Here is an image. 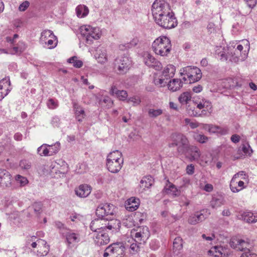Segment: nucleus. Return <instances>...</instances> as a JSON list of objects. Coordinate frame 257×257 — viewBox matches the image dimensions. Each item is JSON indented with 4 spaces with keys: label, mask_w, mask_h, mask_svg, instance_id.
Wrapping results in <instances>:
<instances>
[{
    "label": "nucleus",
    "mask_w": 257,
    "mask_h": 257,
    "mask_svg": "<svg viewBox=\"0 0 257 257\" xmlns=\"http://www.w3.org/2000/svg\"><path fill=\"white\" fill-rule=\"evenodd\" d=\"M109 218H98L92 220L90 224V229L94 232L103 231L106 229L112 232H117L120 227V222L116 219Z\"/></svg>",
    "instance_id": "1"
},
{
    "label": "nucleus",
    "mask_w": 257,
    "mask_h": 257,
    "mask_svg": "<svg viewBox=\"0 0 257 257\" xmlns=\"http://www.w3.org/2000/svg\"><path fill=\"white\" fill-rule=\"evenodd\" d=\"M170 40L166 36H161L157 38L152 44L154 52L161 56H167L171 50Z\"/></svg>",
    "instance_id": "2"
},
{
    "label": "nucleus",
    "mask_w": 257,
    "mask_h": 257,
    "mask_svg": "<svg viewBox=\"0 0 257 257\" xmlns=\"http://www.w3.org/2000/svg\"><path fill=\"white\" fill-rule=\"evenodd\" d=\"M79 30L83 39L89 45L93 44L94 40L99 39L101 35L99 28L90 25H83L80 27Z\"/></svg>",
    "instance_id": "3"
},
{
    "label": "nucleus",
    "mask_w": 257,
    "mask_h": 257,
    "mask_svg": "<svg viewBox=\"0 0 257 257\" xmlns=\"http://www.w3.org/2000/svg\"><path fill=\"white\" fill-rule=\"evenodd\" d=\"M156 23L164 29H172L177 25V20L172 10L154 19Z\"/></svg>",
    "instance_id": "4"
},
{
    "label": "nucleus",
    "mask_w": 257,
    "mask_h": 257,
    "mask_svg": "<svg viewBox=\"0 0 257 257\" xmlns=\"http://www.w3.org/2000/svg\"><path fill=\"white\" fill-rule=\"evenodd\" d=\"M172 143L168 144L169 148L177 147V151L179 154H183L184 149L189 143L187 138L181 133H174L171 136Z\"/></svg>",
    "instance_id": "5"
},
{
    "label": "nucleus",
    "mask_w": 257,
    "mask_h": 257,
    "mask_svg": "<svg viewBox=\"0 0 257 257\" xmlns=\"http://www.w3.org/2000/svg\"><path fill=\"white\" fill-rule=\"evenodd\" d=\"M181 75H185L188 77L189 83L198 81L202 77L201 70L195 66H188L180 70Z\"/></svg>",
    "instance_id": "6"
},
{
    "label": "nucleus",
    "mask_w": 257,
    "mask_h": 257,
    "mask_svg": "<svg viewBox=\"0 0 257 257\" xmlns=\"http://www.w3.org/2000/svg\"><path fill=\"white\" fill-rule=\"evenodd\" d=\"M125 247L122 242L114 243L105 250L103 257H123Z\"/></svg>",
    "instance_id": "7"
},
{
    "label": "nucleus",
    "mask_w": 257,
    "mask_h": 257,
    "mask_svg": "<svg viewBox=\"0 0 257 257\" xmlns=\"http://www.w3.org/2000/svg\"><path fill=\"white\" fill-rule=\"evenodd\" d=\"M132 64L130 58L126 55L116 58L114 61V69L119 74H123L127 72Z\"/></svg>",
    "instance_id": "8"
},
{
    "label": "nucleus",
    "mask_w": 257,
    "mask_h": 257,
    "mask_svg": "<svg viewBox=\"0 0 257 257\" xmlns=\"http://www.w3.org/2000/svg\"><path fill=\"white\" fill-rule=\"evenodd\" d=\"M131 236L139 244L144 243L150 236V233L148 227L146 226H139L136 229L131 231Z\"/></svg>",
    "instance_id": "9"
},
{
    "label": "nucleus",
    "mask_w": 257,
    "mask_h": 257,
    "mask_svg": "<svg viewBox=\"0 0 257 257\" xmlns=\"http://www.w3.org/2000/svg\"><path fill=\"white\" fill-rule=\"evenodd\" d=\"M170 10L171 9L169 4L164 0H156L152 7V12L154 19L163 14H165Z\"/></svg>",
    "instance_id": "10"
},
{
    "label": "nucleus",
    "mask_w": 257,
    "mask_h": 257,
    "mask_svg": "<svg viewBox=\"0 0 257 257\" xmlns=\"http://www.w3.org/2000/svg\"><path fill=\"white\" fill-rule=\"evenodd\" d=\"M114 209V206L111 204L101 203L96 209V215L98 218H109L110 220L111 219L109 216L113 215L115 212Z\"/></svg>",
    "instance_id": "11"
},
{
    "label": "nucleus",
    "mask_w": 257,
    "mask_h": 257,
    "mask_svg": "<svg viewBox=\"0 0 257 257\" xmlns=\"http://www.w3.org/2000/svg\"><path fill=\"white\" fill-rule=\"evenodd\" d=\"M184 155H188L190 161H198L201 156L200 149L196 146L190 145L189 143L187 146L186 148L184 149Z\"/></svg>",
    "instance_id": "12"
},
{
    "label": "nucleus",
    "mask_w": 257,
    "mask_h": 257,
    "mask_svg": "<svg viewBox=\"0 0 257 257\" xmlns=\"http://www.w3.org/2000/svg\"><path fill=\"white\" fill-rule=\"evenodd\" d=\"M12 176L6 170H0V187L3 188H7L11 186Z\"/></svg>",
    "instance_id": "13"
},
{
    "label": "nucleus",
    "mask_w": 257,
    "mask_h": 257,
    "mask_svg": "<svg viewBox=\"0 0 257 257\" xmlns=\"http://www.w3.org/2000/svg\"><path fill=\"white\" fill-rule=\"evenodd\" d=\"M65 237L67 244L70 247L74 246L81 240L80 235L71 231L66 232Z\"/></svg>",
    "instance_id": "14"
},
{
    "label": "nucleus",
    "mask_w": 257,
    "mask_h": 257,
    "mask_svg": "<svg viewBox=\"0 0 257 257\" xmlns=\"http://www.w3.org/2000/svg\"><path fill=\"white\" fill-rule=\"evenodd\" d=\"M144 62L146 65L153 68L156 70H160L162 68L161 63L157 61L150 54H147L146 56L144 59Z\"/></svg>",
    "instance_id": "15"
},
{
    "label": "nucleus",
    "mask_w": 257,
    "mask_h": 257,
    "mask_svg": "<svg viewBox=\"0 0 257 257\" xmlns=\"http://www.w3.org/2000/svg\"><path fill=\"white\" fill-rule=\"evenodd\" d=\"M225 200L223 195L219 193L214 194L210 202L211 207L217 209L225 204Z\"/></svg>",
    "instance_id": "16"
},
{
    "label": "nucleus",
    "mask_w": 257,
    "mask_h": 257,
    "mask_svg": "<svg viewBox=\"0 0 257 257\" xmlns=\"http://www.w3.org/2000/svg\"><path fill=\"white\" fill-rule=\"evenodd\" d=\"M197 108L199 109H202L200 112L201 116H205L207 114V112H210L212 109V105L210 101L205 99H203L199 101L197 105Z\"/></svg>",
    "instance_id": "17"
},
{
    "label": "nucleus",
    "mask_w": 257,
    "mask_h": 257,
    "mask_svg": "<svg viewBox=\"0 0 257 257\" xmlns=\"http://www.w3.org/2000/svg\"><path fill=\"white\" fill-rule=\"evenodd\" d=\"M123 163V160H120V161H107L106 163L107 169L111 173H116L121 169Z\"/></svg>",
    "instance_id": "18"
},
{
    "label": "nucleus",
    "mask_w": 257,
    "mask_h": 257,
    "mask_svg": "<svg viewBox=\"0 0 257 257\" xmlns=\"http://www.w3.org/2000/svg\"><path fill=\"white\" fill-rule=\"evenodd\" d=\"M110 239L108 234L99 231L94 237L95 244L98 246L105 245L109 242Z\"/></svg>",
    "instance_id": "19"
},
{
    "label": "nucleus",
    "mask_w": 257,
    "mask_h": 257,
    "mask_svg": "<svg viewBox=\"0 0 257 257\" xmlns=\"http://www.w3.org/2000/svg\"><path fill=\"white\" fill-rule=\"evenodd\" d=\"M77 196L81 198L87 197L91 192V187L87 184L80 185L75 190Z\"/></svg>",
    "instance_id": "20"
},
{
    "label": "nucleus",
    "mask_w": 257,
    "mask_h": 257,
    "mask_svg": "<svg viewBox=\"0 0 257 257\" xmlns=\"http://www.w3.org/2000/svg\"><path fill=\"white\" fill-rule=\"evenodd\" d=\"M38 250L37 255L40 256L46 255L49 251V245L43 239L37 240Z\"/></svg>",
    "instance_id": "21"
},
{
    "label": "nucleus",
    "mask_w": 257,
    "mask_h": 257,
    "mask_svg": "<svg viewBox=\"0 0 257 257\" xmlns=\"http://www.w3.org/2000/svg\"><path fill=\"white\" fill-rule=\"evenodd\" d=\"M110 94L122 101L126 100L127 97V93L126 91L118 90L116 86L114 85L111 87Z\"/></svg>",
    "instance_id": "22"
},
{
    "label": "nucleus",
    "mask_w": 257,
    "mask_h": 257,
    "mask_svg": "<svg viewBox=\"0 0 257 257\" xmlns=\"http://www.w3.org/2000/svg\"><path fill=\"white\" fill-rule=\"evenodd\" d=\"M167 183L164 188V191L168 194H171L174 196H178L180 192L177 189L176 186L171 183L169 180L167 181Z\"/></svg>",
    "instance_id": "23"
},
{
    "label": "nucleus",
    "mask_w": 257,
    "mask_h": 257,
    "mask_svg": "<svg viewBox=\"0 0 257 257\" xmlns=\"http://www.w3.org/2000/svg\"><path fill=\"white\" fill-rule=\"evenodd\" d=\"M95 54L96 59L100 63H104L107 61L106 51L104 48L101 47L98 48Z\"/></svg>",
    "instance_id": "24"
},
{
    "label": "nucleus",
    "mask_w": 257,
    "mask_h": 257,
    "mask_svg": "<svg viewBox=\"0 0 257 257\" xmlns=\"http://www.w3.org/2000/svg\"><path fill=\"white\" fill-rule=\"evenodd\" d=\"M182 86L183 82L180 79H173L168 84V89L173 92L179 90Z\"/></svg>",
    "instance_id": "25"
},
{
    "label": "nucleus",
    "mask_w": 257,
    "mask_h": 257,
    "mask_svg": "<svg viewBox=\"0 0 257 257\" xmlns=\"http://www.w3.org/2000/svg\"><path fill=\"white\" fill-rule=\"evenodd\" d=\"M139 205V200L135 198L131 197L127 200L125 205L126 209L129 211H134L137 210Z\"/></svg>",
    "instance_id": "26"
},
{
    "label": "nucleus",
    "mask_w": 257,
    "mask_h": 257,
    "mask_svg": "<svg viewBox=\"0 0 257 257\" xmlns=\"http://www.w3.org/2000/svg\"><path fill=\"white\" fill-rule=\"evenodd\" d=\"M245 175V173L244 171H240L237 173H236L233 176L230 183V188L231 190L234 192L236 193L238 192V190H237V181L236 179L239 178L240 177L243 176Z\"/></svg>",
    "instance_id": "27"
},
{
    "label": "nucleus",
    "mask_w": 257,
    "mask_h": 257,
    "mask_svg": "<svg viewBox=\"0 0 257 257\" xmlns=\"http://www.w3.org/2000/svg\"><path fill=\"white\" fill-rule=\"evenodd\" d=\"M73 107L77 119L81 122L85 116L84 109L76 103H73Z\"/></svg>",
    "instance_id": "28"
},
{
    "label": "nucleus",
    "mask_w": 257,
    "mask_h": 257,
    "mask_svg": "<svg viewBox=\"0 0 257 257\" xmlns=\"http://www.w3.org/2000/svg\"><path fill=\"white\" fill-rule=\"evenodd\" d=\"M153 183L154 180L152 176H147L144 177L140 181V188H142L143 190H145L146 188H149Z\"/></svg>",
    "instance_id": "29"
},
{
    "label": "nucleus",
    "mask_w": 257,
    "mask_h": 257,
    "mask_svg": "<svg viewBox=\"0 0 257 257\" xmlns=\"http://www.w3.org/2000/svg\"><path fill=\"white\" fill-rule=\"evenodd\" d=\"M5 82L8 83V85H11L10 80L9 77L4 78L0 81V100H2L7 96L10 91V90L8 88H5L4 90L3 86L2 84H5Z\"/></svg>",
    "instance_id": "30"
},
{
    "label": "nucleus",
    "mask_w": 257,
    "mask_h": 257,
    "mask_svg": "<svg viewBox=\"0 0 257 257\" xmlns=\"http://www.w3.org/2000/svg\"><path fill=\"white\" fill-rule=\"evenodd\" d=\"M210 213L208 209H203L200 212H196L194 214L196 217L197 222H202L207 218Z\"/></svg>",
    "instance_id": "31"
},
{
    "label": "nucleus",
    "mask_w": 257,
    "mask_h": 257,
    "mask_svg": "<svg viewBox=\"0 0 257 257\" xmlns=\"http://www.w3.org/2000/svg\"><path fill=\"white\" fill-rule=\"evenodd\" d=\"M237 242H239L238 250L247 251L249 250L252 245L250 243V241L248 239L246 240L238 239Z\"/></svg>",
    "instance_id": "32"
},
{
    "label": "nucleus",
    "mask_w": 257,
    "mask_h": 257,
    "mask_svg": "<svg viewBox=\"0 0 257 257\" xmlns=\"http://www.w3.org/2000/svg\"><path fill=\"white\" fill-rule=\"evenodd\" d=\"M244 220L248 223H255L257 221V213L245 212L242 214Z\"/></svg>",
    "instance_id": "33"
},
{
    "label": "nucleus",
    "mask_w": 257,
    "mask_h": 257,
    "mask_svg": "<svg viewBox=\"0 0 257 257\" xmlns=\"http://www.w3.org/2000/svg\"><path fill=\"white\" fill-rule=\"evenodd\" d=\"M77 16L79 18H84L89 13L88 8L84 5H79L76 8Z\"/></svg>",
    "instance_id": "34"
},
{
    "label": "nucleus",
    "mask_w": 257,
    "mask_h": 257,
    "mask_svg": "<svg viewBox=\"0 0 257 257\" xmlns=\"http://www.w3.org/2000/svg\"><path fill=\"white\" fill-rule=\"evenodd\" d=\"M244 21L243 18H241L237 20V21L232 25V28L233 33L235 34H237L240 31H241L244 26Z\"/></svg>",
    "instance_id": "35"
},
{
    "label": "nucleus",
    "mask_w": 257,
    "mask_h": 257,
    "mask_svg": "<svg viewBox=\"0 0 257 257\" xmlns=\"http://www.w3.org/2000/svg\"><path fill=\"white\" fill-rule=\"evenodd\" d=\"M120 160H123L122 158V154L121 152L118 150H115L109 153L107 156V161L111 160L112 161H120Z\"/></svg>",
    "instance_id": "36"
},
{
    "label": "nucleus",
    "mask_w": 257,
    "mask_h": 257,
    "mask_svg": "<svg viewBox=\"0 0 257 257\" xmlns=\"http://www.w3.org/2000/svg\"><path fill=\"white\" fill-rule=\"evenodd\" d=\"M173 248L174 252L179 251L183 248V240L180 236L176 237L173 243Z\"/></svg>",
    "instance_id": "37"
},
{
    "label": "nucleus",
    "mask_w": 257,
    "mask_h": 257,
    "mask_svg": "<svg viewBox=\"0 0 257 257\" xmlns=\"http://www.w3.org/2000/svg\"><path fill=\"white\" fill-rule=\"evenodd\" d=\"M56 39V37L53 34V32L50 30H45L41 33L40 40L41 41L45 42L48 38Z\"/></svg>",
    "instance_id": "38"
},
{
    "label": "nucleus",
    "mask_w": 257,
    "mask_h": 257,
    "mask_svg": "<svg viewBox=\"0 0 257 257\" xmlns=\"http://www.w3.org/2000/svg\"><path fill=\"white\" fill-rule=\"evenodd\" d=\"M49 156H52L58 152L60 148V144L57 142L55 144L49 145L47 144Z\"/></svg>",
    "instance_id": "39"
},
{
    "label": "nucleus",
    "mask_w": 257,
    "mask_h": 257,
    "mask_svg": "<svg viewBox=\"0 0 257 257\" xmlns=\"http://www.w3.org/2000/svg\"><path fill=\"white\" fill-rule=\"evenodd\" d=\"M175 67L173 65H169L164 70L163 73L165 77H172L175 72Z\"/></svg>",
    "instance_id": "40"
},
{
    "label": "nucleus",
    "mask_w": 257,
    "mask_h": 257,
    "mask_svg": "<svg viewBox=\"0 0 257 257\" xmlns=\"http://www.w3.org/2000/svg\"><path fill=\"white\" fill-rule=\"evenodd\" d=\"M191 95L190 92L186 91L182 93L179 97L178 100L179 102L183 104H186L191 100Z\"/></svg>",
    "instance_id": "41"
},
{
    "label": "nucleus",
    "mask_w": 257,
    "mask_h": 257,
    "mask_svg": "<svg viewBox=\"0 0 257 257\" xmlns=\"http://www.w3.org/2000/svg\"><path fill=\"white\" fill-rule=\"evenodd\" d=\"M223 249L221 246H215L208 251V254L214 256H219L223 253Z\"/></svg>",
    "instance_id": "42"
},
{
    "label": "nucleus",
    "mask_w": 257,
    "mask_h": 257,
    "mask_svg": "<svg viewBox=\"0 0 257 257\" xmlns=\"http://www.w3.org/2000/svg\"><path fill=\"white\" fill-rule=\"evenodd\" d=\"M138 42V41L137 39H134L129 43L119 45L118 47L120 50L124 51L127 49L132 48V47L136 46Z\"/></svg>",
    "instance_id": "43"
},
{
    "label": "nucleus",
    "mask_w": 257,
    "mask_h": 257,
    "mask_svg": "<svg viewBox=\"0 0 257 257\" xmlns=\"http://www.w3.org/2000/svg\"><path fill=\"white\" fill-rule=\"evenodd\" d=\"M68 62L70 63L73 64V66L77 68H79L82 66L83 62L82 61L77 59V57L76 56H73L67 60Z\"/></svg>",
    "instance_id": "44"
},
{
    "label": "nucleus",
    "mask_w": 257,
    "mask_h": 257,
    "mask_svg": "<svg viewBox=\"0 0 257 257\" xmlns=\"http://www.w3.org/2000/svg\"><path fill=\"white\" fill-rule=\"evenodd\" d=\"M163 113V110L162 109H155L153 108H150L148 110V115L151 118H156Z\"/></svg>",
    "instance_id": "45"
},
{
    "label": "nucleus",
    "mask_w": 257,
    "mask_h": 257,
    "mask_svg": "<svg viewBox=\"0 0 257 257\" xmlns=\"http://www.w3.org/2000/svg\"><path fill=\"white\" fill-rule=\"evenodd\" d=\"M38 153L41 156H49V151L48 150L47 144H44L37 149Z\"/></svg>",
    "instance_id": "46"
},
{
    "label": "nucleus",
    "mask_w": 257,
    "mask_h": 257,
    "mask_svg": "<svg viewBox=\"0 0 257 257\" xmlns=\"http://www.w3.org/2000/svg\"><path fill=\"white\" fill-rule=\"evenodd\" d=\"M188 114L191 116L194 117H200L201 116L200 112H198L195 107H192L190 105H188L186 109Z\"/></svg>",
    "instance_id": "47"
},
{
    "label": "nucleus",
    "mask_w": 257,
    "mask_h": 257,
    "mask_svg": "<svg viewBox=\"0 0 257 257\" xmlns=\"http://www.w3.org/2000/svg\"><path fill=\"white\" fill-rule=\"evenodd\" d=\"M219 126L213 124H204L203 128L210 133H218Z\"/></svg>",
    "instance_id": "48"
},
{
    "label": "nucleus",
    "mask_w": 257,
    "mask_h": 257,
    "mask_svg": "<svg viewBox=\"0 0 257 257\" xmlns=\"http://www.w3.org/2000/svg\"><path fill=\"white\" fill-rule=\"evenodd\" d=\"M195 140L200 143H205L208 140V138L202 134L195 133L194 135Z\"/></svg>",
    "instance_id": "49"
},
{
    "label": "nucleus",
    "mask_w": 257,
    "mask_h": 257,
    "mask_svg": "<svg viewBox=\"0 0 257 257\" xmlns=\"http://www.w3.org/2000/svg\"><path fill=\"white\" fill-rule=\"evenodd\" d=\"M239 55H236L233 59L234 61H244L247 57L248 53L244 51V52H242L239 53Z\"/></svg>",
    "instance_id": "50"
},
{
    "label": "nucleus",
    "mask_w": 257,
    "mask_h": 257,
    "mask_svg": "<svg viewBox=\"0 0 257 257\" xmlns=\"http://www.w3.org/2000/svg\"><path fill=\"white\" fill-rule=\"evenodd\" d=\"M19 165L20 168L24 170H28L31 167V163L27 160H22L20 162Z\"/></svg>",
    "instance_id": "51"
},
{
    "label": "nucleus",
    "mask_w": 257,
    "mask_h": 257,
    "mask_svg": "<svg viewBox=\"0 0 257 257\" xmlns=\"http://www.w3.org/2000/svg\"><path fill=\"white\" fill-rule=\"evenodd\" d=\"M16 180L21 186H24L28 183V180L26 177L18 175L16 177Z\"/></svg>",
    "instance_id": "52"
},
{
    "label": "nucleus",
    "mask_w": 257,
    "mask_h": 257,
    "mask_svg": "<svg viewBox=\"0 0 257 257\" xmlns=\"http://www.w3.org/2000/svg\"><path fill=\"white\" fill-rule=\"evenodd\" d=\"M136 243H133L130 246V252L132 254H135L139 250L140 247L139 244Z\"/></svg>",
    "instance_id": "53"
},
{
    "label": "nucleus",
    "mask_w": 257,
    "mask_h": 257,
    "mask_svg": "<svg viewBox=\"0 0 257 257\" xmlns=\"http://www.w3.org/2000/svg\"><path fill=\"white\" fill-rule=\"evenodd\" d=\"M57 42V38L56 39L50 38L47 42L45 41V43L47 44L48 48L53 49L56 46Z\"/></svg>",
    "instance_id": "54"
},
{
    "label": "nucleus",
    "mask_w": 257,
    "mask_h": 257,
    "mask_svg": "<svg viewBox=\"0 0 257 257\" xmlns=\"http://www.w3.org/2000/svg\"><path fill=\"white\" fill-rule=\"evenodd\" d=\"M47 106L50 109H55L56 108L58 104L57 102L53 99H49L47 101Z\"/></svg>",
    "instance_id": "55"
},
{
    "label": "nucleus",
    "mask_w": 257,
    "mask_h": 257,
    "mask_svg": "<svg viewBox=\"0 0 257 257\" xmlns=\"http://www.w3.org/2000/svg\"><path fill=\"white\" fill-rule=\"evenodd\" d=\"M128 102L133 103L134 105H139L141 102V100L137 96H134L132 97H130L127 99Z\"/></svg>",
    "instance_id": "56"
},
{
    "label": "nucleus",
    "mask_w": 257,
    "mask_h": 257,
    "mask_svg": "<svg viewBox=\"0 0 257 257\" xmlns=\"http://www.w3.org/2000/svg\"><path fill=\"white\" fill-rule=\"evenodd\" d=\"M238 240V239H231L229 242V244L232 248L238 250L239 242H237Z\"/></svg>",
    "instance_id": "57"
},
{
    "label": "nucleus",
    "mask_w": 257,
    "mask_h": 257,
    "mask_svg": "<svg viewBox=\"0 0 257 257\" xmlns=\"http://www.w3.org/2000/svg\"><path fill=\"white\" fill-rule=\"evenodd\" d=\"M23 52V49L18 47L17 46H14L13 48L10 50L9 53L11 54H15L17 53H21Z\"/></svg>",
    "instance_id": "58"
},
{
    "label": "nucleus",
    "mask_w": 257,
    "mask_h": 257,
    "mask_svg": "<svg viewBox=\"0 0 257 257\" xmlns=\"http://www.w3.org/2000/svg\"><path fill=\"white\" fill-rule=\"evenodd\" d=\"M34 211L37 213H39L42 208V204L40 202L35 203L33 205Z\"/></svg>",
    "instance_id": "59"
},
{
    "label": "nucleus",
    "mask_w": 257,
    "mask_h": 257,
    "mask_svg": "<svg viewBox=\"0 0 257 257\" xmlns=\"http://www.w3.org/2000/svg\"><path fill=\"white\" fill-rule=\"evenodd\" d=\"M29 5L30 3L28 1H25L20 5L19 10L20 11H25L28 8Z\"/></svg>",
    "instance_id": "60"
},
{
    "label": "nucleus",
    "mask_w": 257,
    "mask_h": 257,
    "mask_svg": "<svg viewBox=\"0 0 257 257\" xmlns=\"http://www.w3.org/2000/svg\"><path fill=\"white\" fill-rule=\"evenodd\" d=\"M194 170V166L193 164L188 165L186 169V173L189 175L193 174Z\"/></svg>",
    "instance_id": "61"
},
{
    "label": "nucleus",
    "mask_w": 257,
    "mask_h": 257,
    "mask_svg": "<svg viewBox=\"0 0 257 257\" xmlns=\"http://www.w3.org/2000/svg\"><path fill=\"white\" fill-rule=\"evenodd\" d=\"M60 119L58 116H54L51 120V124L55 126H58L60 124Z\"/></svg>",
    "instance_id": "62"
},
{
    "label": "nucleus",
    "mask_w": 257,
    "mask_h": 257,
    "mask_svg": "<svg viewBox=\"0 0 257 257\" xmlns=\"http://www.w3.org/2000/svg\"><path fill=\"white\" fill-rule=\"evenodd\" d=\"M242 150L243 152V153L245 154H249V151H250L251 153L252 152V151L250 146L248 144H246V145H243L242 147Z\"/></svg>",
    "instance_id": "63"
},
{
    "label": "nucleus",
    "mask_w": 257,
    "mask_h": 257,
    "mask_svg": "<svg viewBox=\"0 0 257 257\" xmlns=\"http://www.w3.org/2000/svg\"><path fill=\"white\" fill-rule=\"evenodd\" d=\"M218 133L221 135L228 134L229 129L227 127H222L219 126Z\"/></svg>",
    "instance_id": "64"
}]
</instances>
